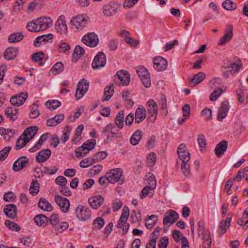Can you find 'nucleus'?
<instances>
[{"label":"nucleus","instance_id":"1","mask_svg":"<svg viewBox=\"0 0 248 248\" xmlns=\"http://www.w3.org/2000/svg\"><path fill=\"white\" fill-rule=\"evenodd\" d=\"M180 161H181V170L183 174L187 176L190 174L189 161L190 160V154L187 151L186 145L182 143L179 145L177 150Z\"/></svg>","mask_w":248,"mask_h":248},{"label":"nucleus","instance_id":"2","mask_svg":"<svg viewBox=\"0 0 248 248\" xmlns=\"http://www.w3.org/2000/svg\"><path fill=\"white\" fill-rule=\"evenodd\" d=\"M122 175L123 171L119 168L112 169L106 173L108 181L111 184L118 182L120 184H122L124 182V179L122 178Z\"/></svg>","mask_w":248,"mask_h":248},{"label":"nucleus","instance_id":"3","mask_svg":"<svg viewBox=\"0 0 248 248\" xmlns=\"http://www.w3.org/2000/svg\"><path fill=\"white\" fill-rule=\"evenodd\" d=\"M96 140H86L83 145L77 148L75 151L76 156L83 157L87 155L90 151L94 148Z\"/></svg>","mask_w":248,"mask_h":248},{"label":"nucleus","instance_id":"4","mask_svg":"<svg viewBox=\"0 0 248 248\" xmlns=\"http://www.w3.org/2000/svg\"><path fill=\"white\" fill-rule=\"evenodd\" d=\"M91 211L89 207L81 205H78L75 209L77 218L80 221H84L91 217Z\"/></svg>","mask_w":248,"mask_h":248},{"label":"nucleus","instance_id":"5","mask_svg":"<svg viewBox=\"0 0 248 248\" xmlns=\"http://www.w3.org/2000/svg\"><path fill=\"white\" fill-rule=\"evenodd\" d=\"M81 41L87 46L94 47L98 45L99 39L94 32H90L82 37Z\"/></svg>","mask_w":248,"mask_h":248},{"label":"nucleus","instance_id":"6","mask_svg":"<svg viewBox=\"0 0 248 248\" xmlns=\"http://www.w3.org/2000/svg\"><path fill=\"white\" fill-rule=\"evenodd\" d=\"M89 83L84 78L81 79L77 84L75 96L77 99L81 98L87 92Z\"/></svg>","mask_w":248,"mask_h":248},{"label":"nucleus","instance_id":"7","mask_svg":"<svg viewBox=\"0 0 248 248\" xmlns=\"http://www.w3.org/2000/svg\"><path fill=\"white\" fill-rule=\"evenodd\" d=\"M71 22L75 28L81 30L86 26L87 19L86 16L83 15H78L73 17Z\"/></svg>","mask_w":248,"mask_h":248},{"label":"nucleus","instance_id":"8","mask_svg":"<svg viewBox=\"0 0 248 248\" xmlns=\"http://www.w3.org/2000/svg\"><path fill=\"white\" fill-rule=\"evenodd\" d=\"M38 32L46 30L52 25V21L50 17H41L35 20Z\"/></svg>","mask_w":248,"mask_h":248},{"label":"nucleus","instance_id":"9","mask_svg":"<svg viewBox=\"0 0 248 248\" xmlns=\"http://www.w3.org/2000/svg\"><path fill=\"white\" fill-rule=\"evenodd\" d=\"M54 200L62 212L66 213L68 211L70 202L67 198L56 195L54 197Z\"/></svg>","mask_w":248,"mask_h":248},{"label":"nucleus","instance_id":"10","mask_svg":"<svg viewBox=\"0 0 248 248\" xmlns=\"http://www.w3.org/2000/svg\"><path fill=\"white\" fill-rule=\"evenodd\" d=\"M179 218V215L178 213L173 210H169L165 213L164 217L163 218V225L166 226L169 223L170 224L169 226L174 223Z\"/></svg>","mask_w":248,"mask_h":248},{"label":"nucleus","instance_id":"11","mask_svg":"<svg viewBox=\"0 0 248 248\" xmlns=\"http://www.w3.org/2000/svg\"><path fill=\"white\" fill-rule=\"evenodd\" d=\"M106 62V55L103 52H100L95 56L92 62V67L93 69L103 67L105 66Z\"/></svg>","mask_w":248,"mask_h":248},{"label":"nucleus","instance_id":"12","mask_svg":"<svg viewBox=\"0 0 248 248\" xmlns=\"http://www.w3.org/2000/svg\"><path fill=\"white\" fill-rule=\"evenodd\" d=\"M229 108L230 106L228 101H225L221 103L217 114V120L218 121L221 122L226 117Z\"/></svg>","mask_w":248,"mask_h":248},{"label":"nucleus","instance_id":"13","mask_svg":"<svg viewBox=\"0 0 248 248\" xmlns=\"http://www.w3.org/2000/svg\"><path fill=\"white\" fill-rule=\"evenodd\" d=\"M37 130L38 127L36 126L28 127L24 130L23 134L17 140H32L36 135Z\"/></svg>","mask_w":248,"mask_h":248},{"label":"nucleus","instance_id":"14","mask_svg":"<svg viewBox=\"0 0 248 248\" xmlns=\"http://www.w3.org/2000/svg\"><path fill=\"white\" fill-rule=\"evenodd\" d=\"M154 67L158 71H164L167 69L168 63L165 59L161 57L154 58Z\"/></svg>","mask_w":248,"mask_h":248},{"label":"nucleus","instance_id":"15","mask_svg":"<svg viewBox=\"0 0 248 248\" xmlns=\"http://www.w3.org/2000/svg\"><path fill=\"white\" fill-rule=\"evenodd\" d=\"M148 105V112L150 114V117L155 121L158 114V107L156 102L153 99H150L147 103Z\"/></svg>","mask_w":248,"mask_h":248},{"label":"nucleus","instance_id":"16","mask_svg":"<svg viewBox=\"0 0 248 248\" xmlns=\"http://www.w3.org/2000/svg\"><path fill=\"white\" fill-rule=\"evenodd\" d=\"M29 164V159L25 156L20 157L13 166V169L15 171H19L25 168Z\"/></svg>","mask_w":248,"mask_h":248},{"label":"nucleus","instance_id":"17","mask_svg":"<svg viewBox=\"0 0 248 248\" xmlns=\"http://www.w3.org/2000/svg\"><path fill=\"white\" fill-rule=\"evenodd\" d=\"M233 36L232 27V25L228 26L224 31V35L220 38L218 43V45H224L229 42Z\"/></svg>","mask_w":248,"mask_h":248},{"label":"nucleus","instance_id":"18","mask_svg":"<svg viewBox=\"0 0 248 248\" xmlns=\"http://www.w3.org/2000/svg\"><path fill=\"white\" fill-rule=\"evenodd\" d=\"M118 8V5L115 3H109L105 4L103 7V13L105 16H109L115 15Z\"/></svg>","mask_w":248,"mask_h":248},{"label":"nucleus","instance_id":"19","mask_svg":"<svg viewBox=\"0 0 248 248\" xmlns=\"http://www.w3.org/2000/svg\"><path fill=\"white\" fill-rule=\"evenodd\" d=\"M27 98V93H22L20 94H16L15 96H12L11 98L10 101L12 105L20 106L23 104Z\"/></svg>","mask_w":248,"mask_h":248},{"label":"nucleus","instance_id":"20","mask_svg":"<svg viewBox=\"0 0 248 248\" xmlns=\"http://www.w3.org/2000/svg\"><path fill=\"white\" fill-rule=\"evenodd\" d=\"M146 111L143 106H139L137 108L135 113V123L139 124L145 119Z\"/></svg>","mask_w":248,"mask_h":248},{"label":"nucleus","instance_id":"21","mask_svg":"<svg viewBox=\"0 0 248 248\" xmlns=\"http://www.w3.org/2000/svg\"><path fill=\"white\" fill-rule=\"evenodd\" d=\"M88 202L93 209H97L104 203V199L98 195L89 198Z\"/></svg>","mask_w":248,"mask_h":248},{"label":"nucleus","instance_id":"22","mask_svg":"<svg viewBox=\"0 0 248 248\" xmlns=\"http://www.w3.org/2000/svg\"><path fill=\"white\" fill-rule=\"evenodd\" d=\"M53 38L52 34H47L41 35L36 37L34 41V44L36 46H40L46 43L51 42Z\"/></svg>","mask_w":248,"mask_h":248},{"label":"nucleus","instance_id":"23","mask_svg":"<svg viewBox=\"0 0 248 248\" xmlns=\"http://www.w3.org/2000/svg\"><path fill=\"white\" fill-rule=\"evenodd\" d=\"M18 49L17 47H9L4 51L3 57L7 60H14L18 55Z\"/></svg>","mask_w":248,"mask_h":248},{"label":"nucleus","instance_id":"24","mask_svg":"<svg viewBox=\"0 0 248 248\" xmlns=\"http://www.w3.org/2000/svg\"><path fill=\"white\" fill-rule=\"evenodd\" d=\"M228 147V142L226 140H221L216 146L215 153L218 157H220L225 153Z\"/></svg>","mask_w":248,"mask_h":248},{"label":"nucleus","instance_id":"25","mask_svg":"<svg viewBox=\"0 0 248 248\" xmlns=\"http://www.w3.org/2000/svg\"><path fill=\"white\" fill-rule=\"evenodd\" d=\"M117 76L121 83L124 86H127L130 82V76L128 73L124 70L118 71Z\"/></svg>","mask_w":248,"mask_h":248},{"label":"nucleus","instance_id":"26","mask_svg":"<svg viewBox=\"0 0 248 248\" xmlns=\"http://www.w3.org/2000/svg\"><path fill=\"white\" fill-rule=\"evenodd\" d=\"M129 216V211L128 207H124L122 210V215L119 220L117 227V228H122L123 226L126 224L128 218Z\"/></svg>","mask_w":248,"mask_h":248},{"label":"nucleus","instance_id":"27","mask_svg":"<svg viewBox=\"0 0 248 248\" xmlns=\"http://www.w3.org/2000/svg\"><path fill=\"white\" fill-rule=\"evenodd\" d=\"M3 211L9 218H14L16 217L17 208L15 205L9 204L5 206Z\"/></svg>","mask_w":248,"mask_h":248},{"label":"nucleus","instance_id":"28","mask_svg":"<svg viewBox=\"0 0 248 248\" xmlns=\"http://www.w3.org/2000/svg\"><path fill=\"white\" fill-rule=\"evenodd\" d=\"M232 217L228 215L225 220H221L219 223V234L220 235L224 234L231 225Z\"/></svg>","mask_w":248,"mask_h":248},{"label":"nucleus","instance_id":"29","mask_svg":"<svg viewBox=\"0 0 248 248\" xmlns=\"http://www.w3.org/2000/svg\"><path fill=\"white\" fill-rule=\"evenodd\" d=\"M51 154L50 149H44L40 151L36 155V160L39 162H44L49 158Z\"/></svg>","mask_w":248,"mask_h":248},{"label":"nucleus","instance_id":"30","mask_svg":"<svg viewBox=\"0 0 248 248\" xmlns=\"http://www.w3.org/2000/svg\"><path fill=\"white\" fill-rule=\"evenodd\" d=\"M55 29L61 33L65 32L67 31V27L65 20L62 19V17L60 16L56 23Z\"/></svg>","mask_w":248,"mask_h":248},{"label":"nucleus","instance_id":"31","mask_svg":"<svg viewBox=\"0 0 248 248\" xmlns=\"http://www.w3.org/2000/svg\"><path fill=\"white\" fill-rule=\"evenodd\" d=\"M205 74L203 72H199L194 75L193 78L190 79V84L191 86H194L200 83L205 78Z\"/></svg>","mask_w":248,"mask_h":248},{"label":"nucleus","instance_id":"32","mask_svg":"<svg viewBox=\"0 0 248 248\" xmlns=\"http://www.w3.org/2000/svg\"><path fill=\"white\" fill-rule=\"evenodd\" d=\"M38 206L41 209L47 212L51 211L53 207L45 198H41L38 202Z\"/></svg>","mask_w":248,"mask_h":248},{"label":"nucleus","instance_id":"33","mask_svg":"<svg viewBox=\"0 0 248 248\" xmlns=\"http://www.w3.org/2000/svg\"><path fill=\"white\" fill-rule=\"evenodd\" d=\"M114 93V87L113 85L107 86L104 89V97L103 101H108L112 96Z\"/></svg>","mask_w":248,"mask_h":248},{"label":"nucleus","instance_id":"34","mask_svg":"<svg viewBox=\"0 0 248 248\" xmlns=\"http://www.w3.org/2000/svg\"><path fill=\"white\" fill-rule=\"evenodd\" d=\"M124 122V113L123 111H120L117 114L115 119V123L116 125L120 128L122 129L123 127Z\"/></svg>","mask_w":248,"mask_h":248},{"label":"nucleus","instance_id":"35","mask_svg":"<svg viewBox=\"0 0 248 248\" xmlns=\"http://www.w3.org/2000/svg\"><path fill=\"white\" fill-rule=\"evenodd\" d=\"M15 133V130L12 129H6L3 127L0 128V134L5 139H8L13 138V135Z\"/></svg>","mask_w":248,"mask_h":248},{"label":"nucleus","instance_id":"36","mask_svg":"<svg viewBox=\"0 0 248 248\" xmlns=\"http://www.w3.org/2000/svg\"><path fill=\"white\" fill-rule=\"evenodd\" d=\"M23 38V35L21 33L16 32L10 34L8 40L10 43H14L22 40Z\"/></svg>","mask_w":248,"mask_h":248},{"label":"nucleus","instance_id":"37","mask_svg":"<svg viewBox=\"0 0 248 248\" xmlns=\"http://www.w3.org/2000/svg\"><path fill=\"white\" fill-rule=\"evenodd\" d=\"M157 216L152 215L146 221L145 226L148 229H152L157 221Z\"/></svg>","mask_w":248,"mask_h":248},{"label":"nucleus","instance_id":"38","mask_svg":"<svg viewBox=\"0 0 248 248\" xmlns=\"http://www.w3.org/2000/svg\"><path fill=\"white\" fill-rule=\"evenodd\" d=\"M198 225V236L199 237L205 235L207 234V233H210L208 231L205 230V223L203 220H201L199 221Z\"/></svg>","mask_w":248,"mask_h":248},{"label":"nucleus","instance_id":"39","mask_svg":"<svg viewBox=\"0 0 248 248\" xmlns=\"http://www.w3.org/2000/svg\"><path fill=\"white\" fill-rule=\"evenodd\" d=\"M39 190V184L37 181L35 180H32L29 189L30 194L34 196L38 193Z\"/></svg>","mask_w":248,"mask_h":248},{"label":"nucleus","instance_id":"40","mask_svg":"<svg viewBox=\"0 0 248 248\" xmlns=\"http://www.w3.org/2000/svg\"><path fill=\"white\" fill-rule=\"evenodd\" d=\"M222 7L227 10L232 11L236 8L237 5L231 0H225L222 3Z\"/></svg>","mask_w":248,"mask_h":248},{"label":"nucleus","instance_id":"41","mask_svg":"<svg viewBox=\"0 0 248 248\" xmlns=\"http://www.w3.org/2000/svg\"><path fill=\"white\" fill-rule=\"evenodd\" d=\"M84 53L85 50L84 48L79 46H77L73 53V57L78 60L82 56Z\"/></svg>","mask_w":248,"mask_h":248},{"label":"nucleus","instance_id":"42","mask_svg":"<svg viewBox=\"0 0 248 248\" xmlns=\"http://www.w3.org/2000/svg\"><path fill=\"white\" fill-rule=\"evenodd\" d=\"M46 107L50 110H54L61 105V103L58 100H48L45 103Z\"/></svg>","mask_w":248,"mask_h":248},{"label":"nucleus","instance_id":"43","mask_svg":"<svg viewBox=\"0 0 248 248\" xmlns=\"http://www.w3.org/2000/svg\"><path fill=\"white\" fill-rule=\"evenodd\" d=\"M64 70V66L62 62H57L52 67L50 71L55 75L59 74Z\"/></svg>","mask_w":248,"mask_h":248},{"label":"nucleus","instance_id":"44","mask_svg":"<svg viewBox=\"0 0 248 248\" xmlns=\"http://www.w3.org/2000/svg\"><path fill=\"white\" fill-rule=\"evenodd\" d=\"M156 161V155L154 152L150 153L147 155L146 162L149 166L152 167L154 166Z\"/></svg>","mask_w":248,"mask_h":248},{"label":"nucleus","instance_id":"45","mask_svg":"<svg viewBox=\"0 0 248 248\" xmlns=\"http://www.w3.org/2000/svg\"><path fill=\"white\" fill-rule=\"evenodd\" d=\"M242 66V63L240 62L236 63L235 62H230L228 65H226L225 67L228 69L229 71L231 72H236L238 71Z\"/></svg>","mask_w":248,"mask_h":248},{"label":"nucleus","instance_id":"46","mask_svg":"<svg viewBox=\"0 0 248 248\" xmlns=\"http://www.w3.org/2000/svg\"><path fill=\"white\" fill-rule=\"evenodd\" d=\"M5 226L8 228L10 230L13 231L18 232L20 230V227L19 225L15 222L11 221L9 220H6L5 221Z\"/></svg>","mask_w":248,"mask_h":248},{"label":"nucleus","instance_id":"47","mask_svg":"<svg viewBox=\"0 0 248 248\" xmlns=\"http://www.w3.org/2000/svg\"><path fill=\"white\" fill-rule=\"evenodd\" d=\"M34 220L37 225L42 226L46 223L47 218L46 216L40 214L37 215Z\"/></svg>","mask_w":248,"mask_h":248},{"label":"nucleus","instance_id":"48","mask_svg":"<svg viewBox=\"0 0 248 248\" xmlns=\"http://www.w3.org/2000/svg\"><path fill=\"white\" fill-rule=\"evenodd\" d=\"M31 112L29 113V116L31 118L35 119L38 117L40 113L38 110V105L36 104H33L31 107Z\"/></svg>","mask_w":248,"mask_h":248},{"label":"nucleus","instance_id":"49","mask_svg":"<svg viewBox=\"0 0 248 248\" xmlns=\"http://www.w3.org/2000/svg\"><path fill=\"white\" fill-rule=\"evenodd\" d=\"M203 240V248H210L211 244V238L210 233L200 237Z\"/></svg>","mask_w":248,"mask_h":248},{"label":"nucleus","instance_id":"50","mask_svg":"<svg viewBox=\"0 0 248 248\" xmlns=\"http://www.w3.org/2000/svg\"><path fill=\"white\" fill-rule=\"evenodd\" d=\"M223 93V91L222 88L215 90L210 95V100L212 101H216Z\"/></svg>","mask_w":248,"mask_h":248},{"label":"nucleus","instance_id":"51","mask_svg":"<svg viewBox=\"0 0 248 248\" xmlns=\"http://www.w3.org/2000/svg\"><path fill=\"white\" fill-rule=\"evenodd\" d=\"M147 186L150 188V190H154L156 187V183L153 175L150 176L147 179Z\"/></svg>","mask_w":248,"mask_h":248},{"label":"nucleus","instance_id":"52","mask_svg":"<svg viewBox=\"0 0 248 248\" xmlns=\"http://www.w3.org/2000/svg\"><path fill=\"white\" fill-rule=\"evenodd\" d=\"M105 224L104 220L101 217H98L93 221V225L94 228L99 230L102 228Z\"/></svg>","mask_w":248,"mask_h":248},{"label":"nucleus","instance_id":"53","mask_svg":"<svg viewBox=\"0 0 248 248\" xmlns=\"http://www.w3.org/2000/svg\"><path fill=\"white\" fill-rule=\"evenodd\" d=\"M94 163V161H93V158H85L80 162L79 166L81 168H85L92 166Z\"/></svg>","mask_w":248,"mask_h":248},{"label":"nucleus","instance_id":"54","mask_svg":"<svg viewBox=\"0 0 248 248\" xmlns=\"http://www.w3.org/2000/svg\"><path fill=\"white\" fill-rule=\"evenodd\" d=\"M11 150L10 146H7L0 151V161H3L6 159Z\"/></svg>","mask_w":248,"mask_h":248},{"label":"nucleus","instance_id":"55","mask_svg":"<svg viewBox=\"0 0 248 248\" xmlns=\"http://www.w3.org/2000/svg\"><path fill=\"white\" fill-rule=\"evenodd\" d=\"M136 71L140 78L150 75L147 69L143 66L139 67Z\"/></svg>","mask_w":248,"mask_h":248},{"label":"nucleus","instance_id":"56","mask_svg":"<svg viewBox=\"0 0 248 248\" xmlns=\"http://www.w3.org/2000/svg\"><path fill=\"white\" fill-rule=\"evenodd\" d=\"M160 98L161 102V110L162 111V113L166 115L168 113V110L167 107V99L166 98L165 96L164 95H162Z\"/></svg>","mask_w":248,"mask_h":248},{"label":"nucleus","instance_id":"57","mask_svg":"<svg viewBox=\"0 0 248 248\" xmlns=\"http://www.w3.org/2000/svg\"><path fill=\"white\" fill-rule=\"evenodd\" d=\"M69 227V224L67 222H63L61 223L59 227H56L55 229V232L57 234L59 233H61L64 231L66 230Z\"/></svg>","mask_w":248,"mask_h":248},{"label":"nucleus","instance_id":"58","mask_svg":"<svg viewBox=\"0 0 248 248\" xmlns=\"http://www.w3.org/2000/svg\"><path fill=\"white\" fill-rule=\"evenodd\" d=\"M201 115L204 116V119L208 121L211 119L212 117V111L210 108H205L201 112Z\"/></svg>","mask_w":248,"mask_h":248},{"label":"nucleus","instance_id":"59","mask_svg":"<svg viewBox=\"0 0 248 248\" xmlns=\"http://www.w3.org/2000/svg\"><path fill=\"white\" fill-rule=\"evenodd\" d=\"M118 41L117 39L113 38L111 39L108 44V47L110 51L115 50L117 48Z\"/></svg>","mask_w":248,"mask_h":248},{"label":"nucleus","instance_id":"60","mask_svg":"<svg viewBox=\"0 0 248 248\" xmlns=\"http://www.w3.org/2000/svg\"><path fill=\"white\" fill-rule=\"evenodd\" d=\"M108 155L107 153L105 152H100L96 153L93 157V160L94 161L95 160L97 161H101L104 159H105Z\"/></svg>","mask_w":248,"mask_h":248},{"label":"nucleus","instance_id":"61","mask_svg":"<svg viewBox=\"0 0 248 248\" xmlns=\"http://www.w3.org/2000/svg\"><path fill=\"white\" fill-rule=\"evenodd\" d=\"M49 219L50 223L53 226H56L60 222L59 216L56 213L52 214Z\"/></svg>","mask_w":248,"mask_h":248},{"label":"nucleus","instance_id":"62","mask_svg":"<svg viewBox=\"0 0 248 248\" xmlns=\"http://www.w3.org/2000/svg\"><path fill=\"white\" fill-rule=\"evenodd\" d=\"M39 140H59L58 137L55 134H51L50 133H46L43 134L40 138Z\"/></svg>","mask_w":248,"mask_h":248},{"label":"nucleus","instance_id":"63","mask_svg":"<svg viewBox=\"0 0 248 248\" xmlns=\"http://www.w3.org/2000/svg\"><path fill=\"white\" fill-rule=\"evenodd\" d=\"M44 54L42 52H38L33 54L32 56V60L35 62H38L43 60Z\"/></svg>","mask_w":248,"mask_h":248},{"label":"nucleus","instance_id":"64","mask_svg":"<svg viewBox=\"0 0 248 248\" xmlns=\"http://www.w3.org/2000/svg\"><path fill=\"white\" fill-rule=\"evenodd\" d=\"M169 243V239L167 237L161 238L158 242L159 248H167Z\"/></svg>","mask_w":248,"mask_h":248}]
</instances>
